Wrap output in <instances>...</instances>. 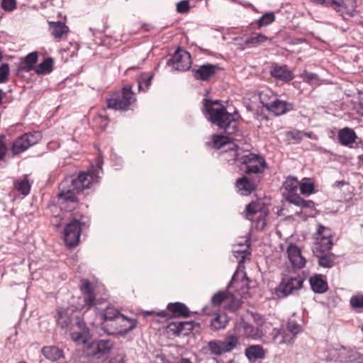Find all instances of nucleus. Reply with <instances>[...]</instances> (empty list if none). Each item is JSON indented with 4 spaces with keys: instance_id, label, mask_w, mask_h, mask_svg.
<instances>
[{
    "instance_id": "f257e3e1",
    "label": "nucleus",
    "mask_w": 363,
    "mask_h": 363,
    "mask_svg": "<svg viewBox=\"0 0 363 363\" xmlns=\"http://www.w3.org/2000/svg\"><path fill=\"white\" fill-rule=\"evenodd\" d=\"M99 170L89 171L86 173L82 172L77 178L72 177L65 179L60 184L59 199L65 203H71L73 208L78 205L77 195L84 189L90 187L91 184L98 182Z\"/></svg>"
},
{
    "instance_id": "f03ea898",
    "label": "nucleus",
    "mask_w": 363,
    "mask_h": 363,
    "mask_svg": "<svg viewBox=\"0 0 363 363\" xmlns=\"http://www.w3.org/2000/svg\"><path fill=\"white\" fill-rule=\"evenodd\" d=\"M204 109L208 120L223 130L227 134H233L237 129L238 121L235 116L228 113L225 106L218 101L205 99Z\"/></svg>"
},
{
    "instance_id": "7ed1b4c3",
    "label": "nucleus",
    "mask_w": 363,
    "mask_h": 363,
    "mask_svg": "<svg viewBox=\"0 0 363 363\" xmlns=\"http://www.w3.org/2000/svg\"><path fill=\"white\" fill-rule=\"evenodd\" d=\"M230 151L233 152V158L226 157V160L239 162L240 169L244 171L245 174H261L267 167V162L260 155L243 151L237 145H233Z\"/></svg>"
},
{
    "instance_id": "20e7f679",
    "label": "nucleus",
    "mask_w": 363,
    "mask_h": 363,
    "mask_svg": "<svg viewBox=\"0 0 363 363\" xmlns=\"http://www.w3.org/2000/svg\"><path fill=\"white\" fill-rule=\"evenodd\" d=\"M137 101L133 86L125 84L120 92L113 93L106 99L108 108L116 111H125L131 108Z\"/></svg>"
},
{
    "instance_id": "39448f33",
    "label": "nucleus",
    "mask_w": 363,
    "mask_h": 363,
    "mask_svg": "<svg viewBox=\"0 0 363 363\" xmlns=\"http://www.w3.org/2000/svg\"><path fill=\"white\" fill-rule=\"evenodd\" d=\"M298 186L299 182L296 177H288L283 183V188L284 189L283 195L285 200L302 208H313V201L304 200L297 194Z\"/></svg>"
},
{
    "instance_id": "423d86ee",
    "label": "nucleus",
    "mask_w": 363,
    "mask_h": 363,
    "mask_svg": "<svg viewBox=\"0 0 363 363\" xmlns=\"http://www.w3.org/2000/svg\"><path fill=\"white\" fill-rule=\"evenodd\" d=\"M113 347L114 342L111 339L94 340L86 345L83 352L88 357L99 359L108 354Z\"/></svg>"
},
{
    "instance_id": "0eeeda50",
    "label": "nucleus",
    "mask_w": 363,
    "mask_h": 363,
    "mask_svg": "<svg viewBox=\"0 0 363 363\" xmlns=\"http://www.w3.org/2000/svg\"><path fill=\"white\" fill-rule=\"evenodd\" d=\"M41 138L40 132L24 133L13 142L11 150L14 156L18 155L37 144Z\"/></svg>"
},
{
    "instance_id": "6e6552de",
    "label": "nucleus",
    "mask_w": 363,
    "mask_h": 363,
    "mask_svg": "<svg viewBox=\"0 0 363 363\" xmlns=\"http://www.w3.org/2000/svg\"><path fill=\"white\" fill-rule=\"evenodd\" d=\"M82 215L73 217L65 229V242L70 247L77 246L79 242V238L82 226Z\"/></svg>"
},
{
    "instance_id": "1a4fd4ad",
    "label": "nucleus",
    "mask_w": 363,
    "mask_h": 363,
    "mask_svg": "<svg viewBox=\"0 0 363 363\" xmlns=\"http://www.w3.org/2000/svg\"><path fill=\"white\" fill-rule=\"evenodd\" d=\"M211 303L213 306L223 305L228 311L235 313L241 307L242 302L228 291H219L212 297Z\"/></svg>"
},
{
    "instance_id": "9d476101",
    "label": "nucleus",
    "mask_w": 363,
    "mask_h": 363,
    "mask_svg": "<svg viewBox=\"0 0 363 363\" xmlns=\"http://www.w3.org/2000/svg\"><path fill=\"white\" fill-rule=\"evenodd\" d=\"M233 336H236L238 342L241 338L259 339L262 337L261 330L250 323L246 322L243 318L238 320L233 328Z\"/></svg>"
},
{
    "instance_id": "9b49d317",
    "label": "nucleus",
    "mask_w": 363,
    "mask_h": 363,
    "mask_svg": "<svg viewBox=\"0 0 363 363\" xmlns=\"http://www.w3.org/2000/svg\"><path fill=\"white\" fill-rule=\"evenodd\" d=\"M138 324V321L134 318H128L123 315H121L116 319L113 324H111L110 328H106L104 325V331L110 335H126L133 330Z\"/></svg>"
},
{
    "instance_id": "f8f14e48",
    "label": "nucleus",
    "mask_w": 363,
    "mask_h": 363,
    "mask_svg": "<svg viewBox=\"0 0 363 363\" xmlns=\"http://www.w3.org/2000/svg\"><path fill=\"white\" fill-rule=\"evenodd\" d=\"M303 279L300 277H286L275 289V294L278 298H284L294 294L303 286Z\"/></svg>"
},
{
    "instance_id": "ddd939ff",
    "label": "nucleus",
    "mask_w": 363,
    "mask_h": 363,
    "mask_svg": "<svg viewBox=\"0 0 363 363\" xmlns=\"http://www.w3.org/2000/svg\"><path fill=\"white\" fill-rule=\"evenodd\" d=\"M220 67L218 65L205 63L203 65H195L191 69L192 77L198 81L209 82L214 77Z\"/></svg>"
},
{
    "instance_id": "4468645a",
    "label": "nucleus",
    "mask_w": 363,
    "mask_h": 363,
    "mask_svg": "<svg viewBox=\"0 0 363 363\" xmlns=\"http://www.w3.org/2000/svg\"><path fill=\"white\" fill-rule=\"evenodd\" d=\"M175 70L184 72L191 67L192 60L189 52L178 48L167 63Z\"/></svg>"
},
{
    "instance_id": "2eb2a0df",
    "label": "nucleus",
    "mask_w": 363,
    "mask_h": 363,
    "mask_svg": "<svg viewBox=\"0 0 363 363\" xmlns=\"http://www.w3.org/2000/svg\"><path fill=\"white\" fill-rule=\"evenodd\" d=\"M287 332L285 330H275L273 337L274 342L278 344H292L296 335L301 331V327L294 320H289L286 325Z\"/></svg>"
},
{
    "instance_id": "dca6fc26",
    "label": "nucleus",
    "mask_w": 363,
    "mask_h": 363,
    "mask_svg": "<svg viewBox=\"0 0 363 363\" xmlns=\"http://www.w3.org/2000/svg\"><path fill=\"white\" fill-rule=\"evenodd\" d=\"M266 109L272 112L275 116L284 115L294 108V104L284 100L278 99L277 96H272V103L265 101Z\"/></svg>"
},
{
    "instance_id": "f3484780",
    "label": "nucleus",
    "mask_w": 363,
    "mask_h": 363,
    "mask_svg": "<svg viewBox=\"0 0 363 363\" xmlns=\"http://www.w3.org/2000/svg\"><path fill=\"white\" fill-rule=\"evenodd\" d=\"M247 248L248 247L244 246L242 250H233L234 256L238 262L237 270L233 278V280L235 279V277H240L241 279H245L247 277V274L245 272V263L250 261L251 256V253L247 250Z\"/></svg>"
},
{
    "instance_id": "a211bd4d",
    "label": "nucleus",
    "mask_w": 363,
    "mask_h": 363,
    "mask_svg": "<svg viewBox=\"0 0 363 363\" xmlns=\"http://www.w3.org/2000/svg\"><path fill=\"white\" fill-rule=\"evenodd\" d=\"M288 258L294 268L302 269L306 264V259L302 255L301 249L295 244L290 243L286 249Z\"/></svg>"
},
{
    "instance_id": "6ab92c4d",
    "label": "nucleus",
    "mask_w": 363,
    "mask_h": 363,
    "mask_svg": "<svg viewBox=\"0 0 363 363\" xmlns=\"http://www.w3.org/2000/svg\"><path fill=\"white\" fill-rule=\"evenodd\" d=\"M249 174H246L239 178L235 183V186L238 191L243 196H247L255 191L259 183V179L255 178H250Z\"/></svg>"
},
{
    "instance_id": "aec40b11",
    "label": "nucleus",
    "mask_w": 363,
    "mask_h": 363,
    "mask_svg": "<svg viewBox=\"0 0 363 363\" xmlns=\"http://www.w3.org/2000/svg\"><path fill=\"white\" fill-rule=\"evenodd\" d=\"M81 291L83 295L84 304L88 307V309L97 306L98 301L96 299L94 289L89 280L84 279L82 281Z\"/></svg>"
},
{
    "instance_id": "412c9836",
    "label": "nucleus",
    "mask_w": 363,
    "mask_h": 363,
    "mask_svg": "<svg viewBox=\"0 0 363 363\" xmlns=\"http://www.w3.org/2000/svg\"><path fill=\"white\" fill-rule=\"evenodd\" d=\"M211 140L212 142L211 146L215 149L218 150L225 145H229L228 150L225 151L224 153H223V155L225 156V160L226 157L233 158V152H231L230 148L233 147V145L235 144L231 143L230 137L223 135L214 134L211 136Z\"/></svg>"
},
{
    "instance_id": "4be33fe9",
    "label": "nucleus",
    "mask_w": 363,
    "mask_h": 363,
    "mask_svg": "<svg viewBox=\"0 0 363 363\" xmlns=\"http://www.w3.org/2000/svg\"><path fill=\"white\" fill-rule=\"evenodd\" d=\"M194 323L193 321L172 322L167 325V330L175 335H186L193 330Z\"/></svg>"
},
{
    "instance_id": "5701e85b",
    "label": "nucleus",
    "mask_w": 363,
    "mask_h": 363,
    "mask_svg": "<svg viewBox=\"0 0 363 363\" xmlns=\"http://www.w3.org/2000/svg\"><path fill=\"white\" fill-rule=\"evenodd\" d=\"M121 315L120 312L114 307L107 306L104 311L99 313L103 320L101 323L102 329L104 330V325H106V328H110L111 324H113L116 322V318Z\"/></svg>"
},
{
    "instance_id": "b1692460",
    "label": "nucleus",
    "mask_w": 363,
    "mask_h": 363,
    "mask_svg": "<svg viewBox=\"0 0 363 363\" xmlns=\"http://www.w3.org/2000/svg\"><path fill=\"white\" fill-rule=\"evenodd\" d=\"M325 233V238H320L315 240L313 247V253L328 252L333 246L332 241V231L331 230H326Z\"/></svg>"
},
{
    "instance_id": "393cba45",
    "label": "nucleus",
    "mask_w": 363,
    "mask_h": 363,
    "mask_svg": "<svg viewBox=\"0 0 363 363\" xmlns=\"http://www.w3.org/2000/svg\"><path fill=\"white\" fill-rule=\"evenodd\" d=\"M357 138V135L354 130L348 127L340 129L337 133L338 141L343 146H350Z\"/></svg>"
},
{
    "instance_id": "a878e982",
    "label": "nucleus",
    "mask_w": 363,
    "mask_h": 363,
    "mask_svg": "<svg viewBox=\"0 0 363 363\" xmlns=\"http://www.w3.org/2000/svg\"><path fill=\"white\" fill-rule=\"evenodd\" d=\"M270 74L272 77L283 82H289L294 79V74L286 65H276L272 67Z\"/></svg>"
},
{
    "instance_id": "bb28decb",
    "label": "nucleus",
    "mask_w": 363,
    "mask_h": 363,
    "mask_svg": "<svg viewBox=\"0 0 363 363\" xmlns=\"http://www.w3.org/2000/svg\"><path fill=\"white\" fill-rule=\"evenodd\" d=\"M77 325L80 329V331L72 333V340L77 343L86 345L89 340L91 338L90 330L85 325L84 322L79 321Z\"/></svg>"
},
{
    "instance_id": "cd10ccee",
    "label": "nucleus",
    "mask_w": 363,
    "mask_h": 363,
    "mask_svg": "<svg viewBox=\"0 0 363 363\" xmlns=\"http://www.w3.org/2000/svg\"><path fill=\"white\" fill-rule=\"evenodd\" d=\"M309 282L312 290L315 293L323 294L328 289L327 281H325L320 274L311 277L309 279Z\"/></svg>"
},
{
    "instance_id": "c85d7f7f",
    "label": "nucleus",
    "mask_w": 363,
    "mask_h": 363,
    "mask_svg": "<svg viewBox=\"0 0 363 363\" xmlns=\"http://www.w3.org/2000/svg\"><path fill=\"white\" fill-rule=\"evenodd\" d=\"M228 318L224 313H214L211 320L210 327L213 330L224 329L228 323Z\"/></svg>"
},
{
    "instance_id": "c756f323",
    "label": "nucleus",
    "mask_w": 363,
    "mask_h": 363,
    "mask_svg": "<svg viewBox=\"0 0 363 363\" xmlns=\"http://www.w3.org/2000/svg\"><path fill=\"white\" fill-rule=\"evenodd\" d=\"M38 59V55L37 52L29 53L20 63L19 69L25 72L35 70L36 67H35V65L37 63Z\"/></svg>"
},
{
    "instance_id": "7c9ffc66",
    "label": "nucleus",
    "mask_w": 363,
    "mask_h": 363,
    "mask_svg": "<svg viewBox=\"0 0 363 363\" xmlns=\"http://www.w3.org/2000/svg\"><path fill=\"white\" fill-rule=\"evenodd\" d=\"M318 258V264L320 267L324 268H332L335 263V255L333 253L319 252L314 253Z\"/></svg>"
},
{
    "instance_id": "2f4dec72",
    "label": "nucleus",
    "mask_w": 363,
    "mask_h": 363,
    "mask_svg": "<svg viewBox=\"0 0 363 363\" xmlns=\"http://www.w3.org/2000/svg\"><path fill=\"white\" fill-rule=\"evenodd\" d=\"M167 308L175 317H188L189 315V308L185 304L180 302L169 303Z\"/></svg>"
},
{
    "instance_id": "473e14b6",
    "label": "nucleus",
    "mask_w": 363,
    "mask_h": 363,
    "mask_svg": "<svg viewBox=\"0 0 363 363\" xmlns=\"http://www.w3.org/2000/svg\"><path fill=\"white\" fill-rule=\"evenodd\" d=\"M50 28L51 30L52 35L57 40H60L64 34H67L69 32L68 26L60 21L50 22Z\"/></svg>"
},
{
    "instance_id": "72a5a7b5",
    "label": "nucleus",
    "mask_w": 363,
    "mask_h": 363,
    "mask_svg": "<svg viewBox=\"0 0 363 363\" xmlns=\"http://www.w3.org/2000/svg\"><path fill=\"white\" fill-rule=\"evenodd\" d=\"M42 353L46 359L52 362L63 357V351L55 346H46L42 349Z\"/></svg>"
},
{
    "instance_id": "f704fd0d",
    "label": "nucleus",
    "mask_w": 363,
    "mask_h": 363,
    "mask_svg": "<svg viewBox=\"0 0 363 363\" xmlns=\"http://www.w3.org/2000/svg\"><path fill=\"white\" fill-rule=\"evenodd\" d=\"M263 204L259 202L252 201L246 206L245 213L246 218L249 220H253L256 215L260 214L257 218H259L262 214Z\"/></svg>"
},
{
    "instance_id": "c9c22d12",
    "label": "nucleus",
    "mask_w": 363,
    "mask_h": 363,
    "mask_svg": "<svg viewBox=\"0 0 363 363\" xmlns=\"http://www.w3.org/2000/svg\"><path fill=\"white\" fill-rule=\"evenodd\" d=\"M269 38L262 33H252L245 40V45L248 48L256 47L267 42Z\"/></svg>"
},
{
    "instance_id": "e433bc0d",
    "label": "nucleus",
    "mask_w": 363,
    "mask_h": 363,
    "mask_svg": "<svg viewBox=\"0 0 363 363\" xmlns=\"http://www.w3.org/2000/svg\"><path fill=\"white\" fill-rule=\"evenodd\" d=\"M218 342L220 346L221 352L223 353L231 352L238 345L236 336L232 335H227L225 340H218Z\"/></svg>"
},
{
    "instance_id": "4c0bfd02",
    "label": "nucleus",
    "mask_w": 363,
    "mask_h": 363,
    "mask_svg": "<svg viewBox=\"0 0 363 363\" xmlns=\"http://www.w3.org/2000/svg\"><path fill=\"white\" fill-rule=\"evenodd\" d=\"M14 188L18 192L24 196L30 194L31 185L28 179V175H25L23 179L14 182Z\"/></svg>"
},
{
    "instance_id": "58836bf2",
    "label": "nucleus",
    "mask_w": 363,
    "mask_h": 363,
    "mask_svg": "<svg viewBox=\"0 0 363 363\" xmlns=\"http://www.w3.org/2000/svg\"><path fill=\"white\" fill-rule=\"evenodd\" d=\"M245 354L249 359H262L264 357V351L260 345H251L246 348Z\"/></svg>"
},
{
    "instance_id": "ea45409f",
    "label": "nucleus",
    "mask_w": 363,
    "mask_h": 363,
    "mask_svg": "<svg viewBox=\"0 0 363 363\" xmlns=\"http://www.w3.org/2000/svg\"><path fill=\"white\" fill-rule=\"evenodd\" d=\"M299 189L303 195H311L315 193L314 182L311 178L305 177L299 182Z\"/></svg>"
},
{
    "instance_id": "a19ab883",
    "label": "nucleus",
    "mask_w": 363,
    "mask_h": 363,
    "mask_svg": "<svg viewBox=\"0 0 363 363\" xmlns=\"http://www.w3.org/2000/svg\"><path fill=\"white\" fill-rule=\"evenodd\" d=\"M53 64V60L48 57L35 67V72L41 75L49 74L52 71Z\"/></svg>"
},
{
    "instance_id": "79ce46f5",
    "label": "nucleus",
    "mask_w": 363,
    "mask_h": 363,
    "mask_svg": "<svg viewBox=\"0 0 363 363\" xmlns=\"http://www.w3.org/2000/svg\"><path fill=\"white\" fill-rule=\"evenodd\" d=\"M313 4L331 7L337 12H342L343 6L337 0H310Z\"/></svg>"
},
{
    "instance_id": "37998d69",
    "label": "nucleus",
    "mask_w": 363,
    "mask_h": 363,
    "mask_svg": "<svg viewBox=\"0 0 363 363\" xmlns=\"http://www.w3.org/2000/svg\"><path fill=\"white\" fill-rule=\"evenodd\" d=\"M57 323L62 328H67L71 323V318L68 315L67 311L65 309L57 311Z\"/></svg>"
},
{
    "instance_id": "c03bdc74",
    "label": "nucleus",
    "mask_w": 363,
    "mask_h": 363,
    "mask_svg": "<svg viewBox=\"0 0 363 363\" xmlns=\"http://www.w3.org/2000/svg\"><path fill=\"white\" fill-rule=\"evenodd\" d=\"M153 76L149 73H143L138 79V88L140 90L146 91L151 85Z\"/></svg>"
},
{
    "instance_id": "a18cd8bd",
    "label": "nucleus",
    "mask_w": 363,
    "mask_h": 363,
    "mask_svg": "<svg viewBox=\"0 0 363 363\" xmlns=\"http://www.w3.org/2000/svg\"><path fill=\"white\" fill-rule=\"evenodd\" d=\"M275 21V16L274 13L269 12L264 13L263 16L260 17V18L257 21V28H261L263 26H268L272 23Z\"/></svg>"
},
{
    "instance_id": "49530a36",
    "label": "nucleus",
    "mask_w": 363,
    "mask_h": 363,
    "mask_svg": "<svg viewBox=\"0 0 363 363\" xmlns=\"http://www.w3.org/2000/svg\"><path fill=\"white\" fill-rule=\"evenodd\" d=\"M9 72L10 69L7 63L2 64L0 66V84L7 82Z\"/></svg>"
},
{
    "instance_id": "de8ad7c7",
    "label": "nucleus",
    "mask_w": 363,
    "mask_h": 363,
    "mask_svg": "<svg viewBox=\"0 0 363 363\" xmlns=\"http://www.w3.org/2000/svg\"><path fill=\"white\" fill-rule=\"evenodd\" d=\"M1 6L5 11H13L16 8V0H2Z\"/></svg>"
},
{
    "instance_id": "09e8293b",
    "label": "nucleus",
    "mask_w": 363,
    "mask_h": 363,
    "mask_svg": "<svg viewBox=\"0 0 363 363\" xmlns=\"http://www.w3.org/2000/svg\"><path fill=\"white\" fill-rule=\"evenodd\" d=\"M6 139L5 135H0V161L4 159L8 151Z\"/></svg>"
},
{
    "instance_id": "8fccbe9b",
    "label": "nucleus",
    "mask_w": 363,
    "mask_h": 363,
    "mask_svg": "<svg viewBox=\"0 0 363 363\" xmlns=\"http://www.w3.org/2000/svg\"><path fill=\"white\" fill-rule=\"evenodd\" d=\"M272 96H276L274 95L270 91H262L259 94L260 101L262 104L263 106L266 108L265 100L268 103H272Z\"/></svg>"
},
{
    "instance_id": "3c124183",
    "label": "nucleus",
    "mask_w": 363,
    "mask_h": 363,
    "mask_svg": "<svg viewBox=\"0 0 363 363\" xmlns=\"http://www.w3.org/2000/svg\"><path fill=\"white\" fill-rule=\"evenodd\" d=\"M208 349L211 350V352L216 355H220L223 354V352H221V348L220 345L218 344V340H212L210 341L208 344Z\"/></svg>"
},
{
    "instance_id": "603ef678",
    "label": "nucleus",
    "mask_w": 363,
    "mask_h": 363,
    "mask_svg": "<svg viewBox=\"0 0 363 363\" xmlns=\"http://www.w3.org/2000/svg\"><path fill=\"white\" fill-rule=\"evenodd\" d=\"M190 9L188 0H183L177 4V11L179 13H186Z\"/></svg>"
},
{
    "instance_id": "864d4df0",
    "label": "nucleus",
    "mask_w": 363,
    "mask_h": 363,
    "mask_svg": "<svg viewBox=\"0 0 363 363\" xmlns=\"http://www.w3.org/2000/svg\"><path fill=\"white\" fill-rule=\"evenodd\" d=\"M350 304L354 308H363V296H354L350 299Z\"/></svg>"
},
{
    "instance_id": "5fc2aeb1",
    "label": "nucleus",
    "mask_w": 363,
    "mask_h": 363,
    "mask_svg": "<svg viewBox=\"0 0 363 363\" xmlns=\"http://www.w3.org/2000/svg\"><path fill=\"white\" fill-rule=\"evenodd\" d=\"M326 230H330V228H327L323 225H318L316 233L313 235V238L315 240H318L320 238H325V233Z\"/></svg>"
},
{
    "instance_id": "6e6d98bb",
    "label": "nucleus",
    "mask_w": 363,
    "mask_h": 363,
    "mask_svg": "<svg viewBox=\"0 0 363 363\" xmlns=\"http://www.w3.org/2000/svg\"><path fill=\"white\" fill-rule=\"evenodd\" d=\"M288 135L291 139L299 142L303 137V132L300 130L291 131L288 133Z\"/></svg>"
},
{
    "instance_id": "4d7b16f0",
    "label": "nucleus",
    "mask_w": 363,
    "mask_h": 363,
    "mask_svg": "<svg viewBox=\"0 0 363 363\" xmlns=\"http://www.w3.org/2000/svg\"><path fill=\"white\" fill-rule=\"evenodd\" d=\"M301 77L304 82L310 83L317 79V75L313 73L305 72L301 75Z\"/></svg>"
},
{
    "instance_id": "13d9d810",
    "label": "nucleus",
    "mask_w": 363,
    "mask_h": 363,
    "mask_svg": "<svg viewBox=\"0 0 363 363\" xmlns=\"http://www.w3.org/2000/svg\"><path fill=\"white\" fill-rule=\"evenodd\" d=\"M303 136L307 137L308 138H311L312 140H317L318 137L315 134H313L312 132H303Z\"/></svg>"
},
{
    "instance_id": "bf43d9fd",
    "label": "nucleus",
    "mask_w": 363,
    "mask_h": 363,
    "mask_svg": "<svg viewBox=\"0 0 363 363\" xmlns=\"http://www.w3.org/2000/svg\"><path fill=\"white\" fill-rule=\"evenodd\" d=\"M347 184V183H346L345 181H339V182H335V185H336L337 186H339V187H340V186H343V185H345V184Z\"/></svg>"
},
{
    "instance_id": "052dcab7",
    "label": "nucleus",
    "mask_w": 363,
    "mask_h": 363,
    "mask_svg": "<svg viewBox=\"0 0 363 363\" xmlns=\"http://www.w3.org/2000/svg\"><path fill=\"white\" fill-rule=\"evenodd\" d=\"M259 224L261 225V228H263L264 227V225H265L264 220L258 219L257 225H259Z\"/></svg>"
},
{
    "instance_id": "680f3d73",
    "label": "nucleus",
    "mask_w": 363,
    "mask_h": 363,
    "mask_svg": "<svg viewBox=\"0 0 363 363\" xmlns=\"http://www.w3.org/2000/svg\"><path fill=\"white\" fill-rule=\"evenodd\" d=\"M177 363H191L188 359L183 358Z\"/></svg>"
},
{
    "instance_id": "e2e57ef3",
    "label": "nucleus",
    "mask_w": 363,
    "mask_h": 363,
    "mask_svg": "<svg viewBox=\"0 0 363 363\" xmlns=\"http://www.w3.org/2000/svg\"><path fill=\"white\" fill-rule=\"evenodd\" d=\"M4 93L1 89H0V105L2 104V99L4 98Z\"/></svg>"
},
{
    "instance_id": "0e129e2a",
    "label": "nucleus",
    "mask_w": 363,
    "mask_h": 363,
    "mask_svg": "<svg viewBox=\"0 0 363 363\" xmlns=\"http://www.w3.org/2000/svg\"><path fill=\"white\" fill-rule=\"evenodd\" d=\"M359 161L363 163V154L359 156Z\"/></svg>"
},
{
    "instance_id": "69168bd1",
    "label": "nucleus",
    "mask_w": 363,
    "mask_h": 363,
    "mask_svg": "<svg viewBox=\"0 0 363 363\" xmlns=\"http://www.w3.org/2000/svg\"><path fill=\"white\" fill-rule=\"evenodd\" d=\"M165 313H165L164 311H162V312H161V313H160V315H161V316H165Z\"/></svg>"
},
{
    "instance_id": "338daca9",
    "label": "nucleus",
    "mask_w": 363,
    "mask_h": 363,
    "mask_svg": "<svg viewBox=\"0 0 363 363\" xmlns=\"http://www.w3.org/2000/svg\"><path fill=\"white\" fill-rule=\"evenodd\" d=\"M2 58H3L2 53H1V52L0 51V61L2 60Z\"/></svg>"
},
{
    "instance_id": "774afa93",
    "label": "nucleus",
    "mask_w": 363,
    "mask_h": 363,
    "mask_svg": "<svg viewBox=\"0 0 363 363\" xmlns=\"http://www.w3.org/2000/svg\"><path fill=\"white\" fill-rule=\"evenodd\" d=\"M19 363H26V362L24 361H22V362H20Z\"/></svg>"
}]
</instances>
